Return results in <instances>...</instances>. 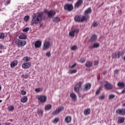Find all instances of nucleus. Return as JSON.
Returning a JSON list of instances; mask_svg holds the SVG:
<instances>
[{
  "mask_svg": "<svg viewBox=\"0 0 125 125\" xmlns=\"http://www.w3.org/2000/svg\"><path fill=\"white\" fill-rule=\"evenodd\" d=\"M64 10H67V11H72L74 9V7L72 4L66 3L63 6Z\"/></svg>",
  "mask_w": 125,
  "mask_h": 125,
  "instance_id": "obj_4",
  "label": "nucleus"
},
{
  "mask_svg": "<svg viewBox=\"0 0 125 125\" xmlns=\"http://www.w3.org/2000/svg\"><path fill=\"white\" fill-rule=\"evenodd\" d=\"M98 61H94V65H95V66L98 65Z\"/></svg>",
  "mask_w": 125,
  "mask_h": 125,
  "instance_id": "obj_51",
  "label": "nucleus"
},
{
  "mask_svg": "<svg viewBox=\"0 0 125 125\" xmlns=\"http://www.w3.org/2000/svg\"><path fill=\"white\" fill-rule=\"evenodd\" d=\"M83 0H78L77 2L75 4V7H77V8H79L82 5V4H83Z\"/></svg>",
  "mask_w": 125,
  "mask_h": 125,
  "instance_id": "obj_14",
  "label": "nucleus"
},
{
  "mask_svg": "<svg viewBox=\"0 0 125 125\" xmlns=\"http://www.w3.org/2000/svg\"><path fill=\"white\" fill-rule=\"evenodd\" d=\"M35 91H36V92H40V91H41V89L40 88H36Z\"/></svg>",
  "mask_w": 125,
  "mask_h": 125,
  "instance_id": "obj_53",
  "label": "nucleus"
},
{
  "mask_svg": "<svg viewBox=\"0 0 125 125\" xmlns=\"http://www.w3.org/2000/svg\"><path fill=\"white\" fill-rule=\"evenodd\" d=\"M92 10H91V8H88L87 10H86L84 12V15H85V17H86L87 19H88V17H89V14L91 13Z\"/></svg>",
  "mask_w": 125,
  "mask_h": 125,
  "instance_id": "obj_7",
  "label": "nucleus"
},
{
  "mask_svg": "<svg viewBox=\"0 0 125 125\" xmlns=\"http://www.w3.org/2000/svg\"><path fill=\"white\" fill-rule=\"evenodd\" d=\"M15 43L17 45L18 47H23L26 45L27 42L26 41H20V40L17 39L15 40Z\"/></svg>",
  "mask_w": 125,
  "mask_h": 125,
  "instance_id": "obj_3",
  "label": "nucleus"
},
{
  "mask_svg": "<svg viewBox=\"0 0 125 125\" xmlns=\"http://www.w3.org/2000/svg\"><path fill=\"white\" fill-rule=\"evenodd\" d=\"M74 20L76 22H83V21H86V20H87V18H86V17L84 16H83L81 17V16L76 15L74 17Z\"/></svg>",
  "mask_w": 125,
  "mask_h": 125,
  "instance_id": "obj_2",
  "label": "nucleus"
},
{
  "mask_svg": "<svg viewBox=\"0 0 125 125\" xmlns=\"http://www.w3.org/2000/svg\"><path fill=\"white\" fill-rule=\"evenodd\" d=\"M42 12H38L37 13H34L33 16L32 21L31 24H39L41 23L42 20Z\"/></svg>",
  "mask_w": 125,
  "mask_h": 125,
  "instance_id": "obj_1",
  "label": "nucleus"
},
{
  "mask_svg": "<svg viewBox=\"0 0 125 125\" xmlns=\"http://www.w3.org/2000/svg\"><path fill=\"white\" fill-rule=\"evenodd\" d=\"M5 38V34L4 33H0V40H3Z\"/></svg>",
  "mask_w": 125,
  "mask_h": 125,
  "instance_id": "obj_31",
  "label": "nucleus"
},
{
  "mask_svg": "<svg viewBox=\"0 0 125 125\" xmlns=\"http://www.w3.org/2000/svg\"><path fill=\"white\" fill-rule=\"evenodd\" d=\"M59 122V118H55L54 121H53V123L54 124H57Z\"/></svg>",
  "mask_w": 125,
  "mask_h": 125,
  "instance_id": "obj_35",
  "label": "nucleus"
},
{
  "mask_svg": "<svg viewBox=\"0 0 125 125\" xmlns=\"http://www.w3.org/2000/svg\"><path fill=\"white\" fill-rule=\"evenodd\" d=\"M90 108H87L84 110V115L85 116H88V115H89V114H90Z\"/></svg>",
  "mask_w": 125,
  "mask_h": 125,
  "instance_id": "obj_20",
  "label": "nucleus"
},
{
  "mask_svg": "<svg viewBox=\"0 0 125 125\" xmlns=\"http://www.w3.org/2000/svg\"><path fill=\"white\" fill-rule=\"evenodd\" d=\"M121 93H125V88L122 90Z\"/></svg>",
  "mask_w": 125,
  "mask_h": 125,
  "instance_id": "obj_60",
  "label": "nucleus"
},
{
  "mask_svg": "<svg viewBox=\"0 0 125 125\" xmlns=\"http://www.w3.org/2000/svg\"><path fill=\"white\" fill-rule=\"evenodd\" d=\"M89 48H90V49H92L93 48H94V47H93V45H91L89 46Z\"/></svg>",
  "mask_w": 125,
  "mask_h": 125,
  "instance_id": "obj_59",
  "label": "nucleus"
},
{
  "mask_svg": "<svg viewBox=\"0 0 125 125\" xmlns=\"http://www.w3.org/2000/svg\"><path fill=\"white\" fill-rule=\"evenodd\" d=\"M30 30V28L26 27L22 30V32H28Z\"/></svg>",
  "mask_w": 125,
  "mask_h": 125,
  "instance_id": "obj_45",
  "label": "nucleus"
},
{
  "mask_svg": "<svg viewBox=\"0 0 125 125\" xmlns=\"http://www.w3.org/2000/svg\"><path fill=\"white\" fill-rule=\"evenodd\" d=\"M99 46H100V44H99V43H95L93 44L94 48H98Z\"/></svg>",
  "mask_w": 125,
  "mask_h": 125,
  "instance_id": "obj_32",
  "label": "nucleus"
},
{
  "mask_svg": "<svg viewBox=\"0 0 125 125\" xmlns=\"http://www.w3.org/2000/svg\"><path fill=\"white\" fill-rule=\"evenodd\" d=\"M1 102H2V100H0V103H1Z\"/></svg>",
  "mask_w": 125,
  "mask_h": 125,
  "instance_id": "obj_63",
  "label": "nucleus"
},
{
  "mask_svg": "<svg viewBox=\"0 0 125 125\" xmlns=\"http://www.w3.org/2000/svg\"><path fill=\"white\" fill-rule=\"evenodd\" d=\"M82 88V82H79L74 87V90L76 92H79L80 89Z\"/></svg>",
  "mask_w": 125,
  "mask_h": 125,
  "instance_id": "obj_9",
  "label": "nucleus"
},
{
  "mask_svg": "<svg viewBox=\"0 0 125 125\" xmlns=\"http://www.w3.org/2000/svg\"><path fill=\"white\" fill-rule=\"evenodd\" d=\"M114 74H118V73H119V69H115L114 71Z\"/></svg>",
  "mask_w": 125,
  "mask_h": 125,
  "instance_id": "obj_55",
  "label": "nucleus"
},
{
  "mask_svg": "<svg viewBox=\"0 0 125 125\" xmlns=\"http://www.w3.org/2000/svg\"><path fill=\"white\" fill-rule=\"evenodd\" d=\"M26 93H27L26 91H25V90H21V95H25Z\"/></svg>",
  "mask_w": 125,
  "mask_h": 125,
  "instance_id": "obj_47",
  "label": "nucleus"
},
{
  "mask_svg": "<svg viewBox=\"0 0 125 125\" xmlns=\"http://www.w3.org/2000/svg\"><path fill=\"white\" fill-rule=\"evenodd\" d=\"M28 101V97L27 96H24L21 99V102L22 103H25Z\"/></svg>",
  "mask_w": 125,
  "mask_h": 125,
  "instance_id": "obj_22",
  "label": "nucleus"
},
{
  "mask_svg": "<svg viewBox=\"0 0 125 125\" xmlns=\"http://www.w3.org/2000/svg\"><path fill=\"white\" fill-rule=\"evenodd\" d=\"M18 64V61L16 60L10 63L11 68H14Z\"/></svg>",
  "mask_w": 125,
  "mask_h": 125,
  "instance_id": "obj_17",
  "label": "nucleus"
},
{
  "mask_svg": "<svg viewBox=\"0 0 125 125\" xmlns=\"http://www.w3.org/2000/svg\"><path fill=\"white\" fill-rule=\"evenodd\" d=\"M69 36H70V37H75V32H74V31L72 30V31L69 32Z\"/></svg>",
  "mask_w": 125,
  "mask_h": 125,
  "instance_id": "obj_40",
  "label": "nucleus"
},
{
  "mask_svg": "<svg viewBox=\"0 0 125 125\" xmlns=\"http://www.w3.org/2000/svg\"><path fill=\"white\" fill-rule=\"evenodd\" d=\"M46 56H47V57H50V56H51V54H50V51H49L46 53Z\"/></svg>",
  "mask_w": 125,
  "mask_h": 125,
  "instance_id": "obj_46",
  "label": "nucleus"
},
{
  "mask_svg": "<svg viewBox=\"0 0 125 125\" xmlns=\"http://www.w3.org/2000/svg\"><path fill=\"white\" fill-rule=\"evenodd\" d=\"M8 109L9 111H13V110H14V106H13V105H11L8 107Z\"/></svg>",
  "mask_w": 125,
  "mask_h": 125,
  "instance_id": "obj_43",
  "label": "nucleus"
},
{
  "mask_svg": "<svg viewBox=\"0 0 125 125\" xmlns=\"http://www.w3.org/2000/svg\"><path fill=\"white\" fill-rule=\"evenodd\" d=\"M96 40H97V35L94 34L91 37L90 42H95Z\"/></svg>",
  "mask_w": 125,
  "mask_h": 125,
  "instance_id": "obj_18",
  "label": "nucleus"
},
{
  "mask_svg": "<svg viewBox=\"0 0 125 125\" xmlns=\"http://www.w3.org/2000/svg\"><path fill=\"white\" fill-rule=\"evenodd\" d=\"M29 18H30V16H25L23 18V20H24V21L27 22V21H28L29 20Z\"/></svg>",
  "mask_w": 125,
  "mask_h": 125,
  "instance_id": "obj_36",
  "label": "nucleus"
},
{
  "mask_svg": "<svg viewBox=\"0 0 125 125\" xmlns=\"http://www.w3.org/2000/svg\"><path fill=\"white\" fill-rule=\"evenodd\" d=\"M49 47H50V42L49 41H47L44 43L42 49L43 50H47Z\"/></svg>",
  "mask_w": 125,
  "mask_h": 125,
  "instance_id": "obj_8",
  "label": "nucleus"
},
{
  "mask_svg": "<svg viewBox=\"0 0 125 125\" xmlns=\"http://www.w3.org/2000/svg\"><path fill=\"white\" fill-rule=\"evenodd\" d=\"M70 96L74 101L77 100V95H76V94L72 93L70 94Z\"/></svg>",
  "mask_w": 125,
  "mask_h": 125,
  "instance_id": "obj_21",
  "label": "nucleus"
},
{
  "mask_svg": "<svg viewBox=\"0 0 125 125\" xmlns=\"http://www.w3.org/2000/svg\"><path fill=\"white\" fill-rule=\"evenodd\" d=\"M74 31V33H79V30L78 29H75L74 30H73Z\"/></svg>",
  "mask_w": 125,
  "mask_h": 125,
  "instance_id": "obj_54",
  "label": "nucleus"
},
{
  "mask_svg": "<svg viewBox=\"0 0 125 125\" xmlns=\"http://www.w3.org/2000/svg\"><path fill=\"white\" fill-rule=\"evenodd\" d=\"M52 21L53 22H60L61 20L59 17H56L52 19Z\"/></svg>",
  "mask_w": 125,
  "mask_h": 125,
  "instance_id": "obj_27",
  "label": "nucleus"
},
{
  "mask_svg": "<svg viewBox=\"0 0 125 125\" xmlns=\"http://www.w3.org/2000/svg\"><path fill=\"white\" fill-rule=\"evenodd\" d=\"M40 27H42V23H41L40 25Z\"/></svg>",
  "mask_w": 125,
  "mask_h": 125,
  "instance_id": "obj_61",
  "label": "nucleus"
},
{
  "mask_svg": "<svg viewBox=\"0 0 125 125\" xmlns=\"http://www.w3.org/2000/svg\"><path fill=\"white\" fill-rule=\"evenodd\" d=\"M124 61H125V55L124 58Z\"/></svg>",
  "mask_w": 125,
  "mask_h": 125,
  "instance_id": "obj_64",
  "label": "nucleus"
},
{
  "mask_svg": "<svg viewBox=\"0 0 125 125\" xmlns=\"http://www.w3.org/2000/svg\"><path fill=\"white\" fill-rule=\"evenodd\" d=\"M117 85L119 87H125V83L124 82H119L117 83Z\"/></svg>",
  "mask_w": 125,
  "mask_h": 125,
  "instance_id": "obj_24",
  "label": "nucleus"
},
{
  "mask_svg": "<svg viewBox=\"0 0 125 125\" xmlns=\"http://www.w3.org/2000/svg\"><path fill=\"white\" fill-rule=\"evenodd\" d=\"M4 48V46L0 43V49H3Z\"/></svg>",
  "mask_w": 125,
  "mask_h": 125,
  "instance_id": "obj_52",
  "label": "nucleus"
},
{
  "mask_svg": "<svg viewBox=\"0 0 125 125\" xmlns=\"http://www.w3.org/2000/svg\"><path fill=\"white\" fill-rule=\"evenodd\" d=\"M42 46V41L39 40L35 42V47L36 48H40Z\"/></svg>",
  "mask_w": 125,
  "mask_h": 125,
  "instance_id": "obj_16",
  "label": "nucleus"
},
{
  "mask_svg": "<svg viewBox=\"0 0 125 125\" xmlns=\"http://www.w3.org/2000/svg\"><path fill=\"white\" fill-rule=\"evenodd\" d=\"M92 25L93 26V27H97V26H98V23L97 22V21H94L92 23Z\"/></svg>",
  "mask_w": 125,
  "mask_h": 125,
  "instance_id": "obj_37",
  "label": "nucleus"
},
{
  "mask_svg": "<svg viewBox=\"0 0 125 125\" xmlns=\"http://www.w3.org/2000/svg\"><path fill=\"white\" fill-rule=\"evenodd\" d=\"M105 83L104 87H105L106 89H112V88H113V86H112L108 82H105Z\"/></svg>",
  "mask_w": 125,
  "mask_h": 125,
  "instance_id": "obj_15",
  "label": "nucleus"
},
{
  "mask_svg": "<svg viewBox=\"0 0 125 125\" xmlns=\"http://www.w3.org/2000/svg\"><path fill=\"white\" fill-rule=\"evenodd\" d=\"M52 107V106L51 104H47L45 106V110H46V111H48L51 109Z\"/></svg>",
  "mask_w": 125,
  "mask_h": 125,
  "instance_id": "obj_29",
  "label": "nucleus"
},
{
  "mask_svg": "<svg viewBox=\"0 0 125 125\" xmlns=\"http://www.w3.org/2000/svg\"><path fill=\"white\" fill-rule=\"evenodd\" d=\"M85 66H86V67H91L92 66V62H87L85 64Z\"/></svg>",
  "mask_w": 125,
  "mask_h": 125,
  "instance_id": "obj_26",
  "label": "nucleus"
},
{
  "mask_svg": "<svg viewBox=\"0 0 125 125\" xmlns=\"http://www.w3.org/2000/svg\"><path fill=\"white\" fill-rule=\"evenodd\" d=\"M29 77V75H28L27 74H22L21 75V78H23V79H27Z\"/></svg>",
  "mask_w": 125,
  "mask_h": 125,
  "instance_id": "obj_41",
  "label": "nucleus"
},
{
  "mask_svg": "<svg viewBox=\"0 0 125 125\" xmlns=\"http://www.w3.org/2000/svg\"><path fill=\"white\" fill-rule=\"evenodd\" d=\"M10 3V0H7L6 2V4L7 5L9 4Z\"/></svg>",
  "mask_w": 125,
  "mask_h": 125,
  "instance_id": "obj_56",
  "label": "nucleus"
},
{
  "mask_svg": "<svg viewBox=\"0 0 125 125\" xmlns=\"http://www.w3.org/2000/svg\"><path fill=\"white\" fill-rule=\"evenodd\" d=\"M47 14L49 18H52L56 14V12L54 10H51L47 12Z\"/></svg>",
  "mask_w": 125,
  "mask_h": 125,
  "instance_id": "obj_11",
  "label": "nucleus"
},
{
  "mask_svg": "<svg viewBox=\"0 0 125 125\" xmlns=\"http://www.w3.org/2000/svg\"><path fill=\"white\" fill-rule=\"evenodd\" d=\"M64 122L66 123V124H69L72 122V117L71 116H67L64 119Z\"/></svg>",
  "mask_w": 125,
  "mask_h": 125,
  "instance_id": "obj_19",
  "label": "nucleus"
},
{
  "mask_svg": "<svg viewBox=\"0 0 125 125\" xmlns=\"http://www.w3.org/2000/svg\"><path fill=\"white\" fill-rule=\"evenodd\" d=\"M125 122V117H119L118 118V123L119 124H122Z\"/></svg>",
  "mask_w": 125,
  "mask_h": 125,
  "instance_id": "obj_25",
  "label": "nucleus"
},
{
  "mask_svg": "<svg viewBox=\"0 0 125 125\" xmlns=\"http://www.w3.org/2000/svg\"><path fill=\"white\" fill-rule=\"evenodd\" d=\"M38 100L41 103H45L47 100V98L46 97V96H40L38 97Z\"/></svg>",
  "mask_w": 125,
  "mask_h": 125,
  "instance_id": "obj_5",
  "label": "nucleus"
},
{
  "mask_svg": "<svg viewBox=\"0 0 125 125\" xmlns=\"http://www.w3.org/2000/svg\"><path fill=\"white\" fill-rule=\"evenodd\" d=\"M79 61L81 63H84V62H85V59H84V58H82Z\"/></svg>",
  "mask_w": 125,
  "mask_h": 125,
  "instance_id": "obj_44",
  "label": "nucleus"
},
{
  "mask_svg": "<svg viewBox=\"0 0 125 125\" xmlns=\"http://www.w3.org/2000/svg\"><path fill=\"white\" fill-rule=\"evenodd\" d=\"M112 56L113 58H118V54L116 53H113Z\"/></svg>",
  "mask_w": 125,
  "mask_h": 125,
  "instance_id": "obj_42",
  "label": "nucleus"
},
{
  "mask_svg": "<svg viewBox=\"0 0 125 125\" xmlns=\"http://www.w3.org/2000/svg\"><path fill=\"white\" fill-rule=\"evenodd\" d=\"M19 39L20 40H26L27 36L24 34H21L19 36Z\"/></svg>",
  "mask_w": 125,
  "mask_h": 125,
  "instance_id": "obj_23",
  "label": "nucleus"
},
{
  "mask_svg": "<svg viewBox=\"0 0 125 125\" xmlns=\"http://www.w3.org/2000/svg\"><path fill=\"white\" fill-rule=\"evenodd\" d=\"M4 125H11V123H9V122H8V123L6 122V123H4Z\"/></svg>",
  "mask_w": 125,
  "mask_h": 125,
  "instance_id": "obj_57",
  "label": "nucleus"
},
{
  "mask_svg": "<svg viewBox=\"0 0 125 125\" xmlns=\"http://www.w3.org/2000/svg\"><path fill=\"white\" fill-rule=\"evenodd\" d=\"M1 90V85H0V91Z\"/></svg>",
  "mask_w": 125,
  "mask_h": 125,
  "instance_id": "obj_62",
  "label": "nucleus"
},
{
  "mask_svg": "<svg viewBox=\"0 0 125 125\" xmlns=\"http://www.w3.org/2000/svg\"><path fill=\"white\" fill-rule=\"evenodd\" d=\"M109 99H114L115 98V95H110L109 97Z\"/></svg>",
  "mask_w": 125,
  "mask_h": 125,
  "instance_id": "obj_48",
  "label": "nucleus"
},
{
  "mask_svg": "<svg viewBox=\"0 0 125 125\" xmlns=\"http://www.w3.org/2000/svg\"><path fill=\"white\" fill-rule=\"evenodd\" d=\"M23 61H24V62H29L30 60H31V59L29 57H25L22 59Z\"/></svg>",
  "mask_w": 125,
  "mask_h": 125,
  "instance_id": "obj_28",
  "label": "nucleus"
},
{
  "mask_svg": "<svg viewBox=\"0 0 125 125\" xmlns=\"http://www.w3.org/2000/svg\"><path fill=\"white\" fill-rule=\"evenodd\" d=\"M117 114L121 116H125V108L118 109L116 110Z\"/></svg>",
  "mask_w": 125,
  "mask_h": 125,
  "instance_id": "obj_10",
  "label": "nucleus"
},
{
  "mask_svg": "<svg viewBox=\"0 0 125 125\" xmlns=\"http://www.w3.org/2000/svg\"><path fill=\"white\" fill-rule=\"evenodd\" d=\"M77 72H78L77 69H73L69 71L70 74H75V73H77Z\"/></svg>",
  "mask_w": 125,
  "mask_h": 125,
  "instance_id": "obj_38",
  "label": "nucleus"
},
{
  "mask_svg": "<svg viewBox=\"0 0 125 125\" xmlns=\"http://www.w3.org/2000/svg\"><path fill=\"white\" fill-rule=\"evenodd\" d=\"M107 74V71H104L103 73L102 74L104 75H105V74Z\"/></svg>",
  "mask_w": 125,
  "mask_h": 125,
  "instance_id": "obj_58",
  "label": "nucleus"
},
{
  "mask_svg": "<svg viewBox=\"0 0 125 125\" xmlns=\"http://www.w3.org/2000/svg\"><path fill=\"white\" fill-rule=\"evenodd\" d=\"M77 48H78V46L74 45L71 48V50H76Z\"/></svg>",
  "mask_w": 125,
  "mask_h": 125,
  "instance_id": "obj_39",
  "label": "nucleus"
},
{
  "mask_svg": "<svg viewBox=\"0 0 125 125\" xmlns=\"http://www.w3.org/2000/svg\"><path fill=\"white\" fill-rule=\"evenodd\" d=\"M31 66L32 63L31 62H27L23 63L22 64L21 67L23 69H29L31 68Z\"/></svg>",
  "mask_w": 125,
  "mask_h": 125,
  "instance_id": "obj_6",
  "label": "nucleus"
},
{
  "mask_svg": "<svg viewBox=\"0 0 125 125\" xmlns=\"http://www.w3.org/2000/svg\"><path fill=\"white\" fill-rule=\"evenodd\" d=\"M76 66H77V63H74V64H73L72 65L70 66V68H75V67H76Z\"/></svg>",
  "mask_w": 125,
  "mask_h": 125,
  "instance_id": "obj_50",
  "label": "nucleus"
},
{
  "mask_svg": "<svg viewBox=\"0 0 125 125\" xmlns=\"http://www.w3.org/2000/svg\"><path fill=\"white\" fill-rule=\"evenodd\" d=\"M105 98V95L103 94L100 97H99V100H103Z\"/></svg>",
  "mask_w": 125,
  "mask_h": 125,
  "instance_id": "obj_34",
  "label": "nucleus"
},
{
  "mask_svg": "<svg viewBox=\"0 0 125 125\" xmlns=\"http://www.w3.org/2000/svg\"><path fill=\"white\" fill-rule=\"evenodd\" d=\"M91 87V84L90 83H87L84 85L83 90L84 91H87L89 90Z\"/></svg>",
  "mask_w": 125,
  "mask_h": 125,
  "instance_id": "obj_13",
  "label": "nucleus"
},
{
  "mask_svg": "<svg viewBox=\"0 0 125 125\" xmlns=\"http://www.w3.org/2000/svg\"><path fill=\"white\" fill-rule=\"evenodd\" d=\"M64 110V107L61 106V107L59 108L58 109L56 110L55 111L53 112V115H57L61 112V111H63Z\"/></svg>",
  "mask_w": 125,
  "mask_h": 125,
  "instance_id": "obj_12",
  "label": "nucleus"
},
{
  "mask_svg": "<svg viewBox=\"0 0 125 125\" xmlns=\"http://www.w3.org/2000/svg\"><path fill=\"white\" fill-rule=\"evenodd\" d=\"M100 93V88L98 89L96 92V95H98Z\"/></svg>",
  "mask_w": 125,
  "mask_h": 125,
  "instance_id": "obj_49",
  "label": "nucleus"
},
{
  "mask_svg": "<svg viewBox=\"0 0 125 125\" xmlns=\"http://www.w3.org/2000/svg\"><path fill=\"white\" fill-rule=\"evenodd\" d=\"M37 113L39 116H42L43 114V110L42 109H38Z\"/></svg>",
  "mask_w": 125,
  "mask_h": 125,
  "instance_id": "obj_30",
  "label": "nucleus"
},
{
  "mask_svg": "<svg viewBox=\"0 0 125 125\" xmlns=\"http://www.w3.org/2000/svg\"><path fill=\"white\" fill-rule=\"evenodd\" d=\"M124 52H118V57L117 58H120L121 56H123L124 55Z\"/></svg>",
  "mask_w": 125,
  "mask_h": 125,
  "instance_id": "obj_33",
  "label": "nucleus"
}]
</instances>
